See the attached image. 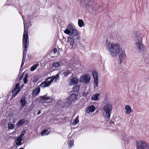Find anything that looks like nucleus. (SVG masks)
I'll return each instance as SVG.
<instances>
[{
  "label": "nucleus",
  "mask_w": 149,
  "mask_h": 149,
  "mask_svg": "<svg viewBox=\"0 0 149 149\" xmlns=\"http://www.w3.org/2000/svg\"><path fill=\"white\" fill-rule=\"evenodd\" d=\"M106 48L108 52L110 53L111 57L113 58L118 55L120 51L119 44L109 42L108 39L107 40L106 42Z\"/></svg>",
  "instance_id": "f257e3e1"
},
{
  "label": "nucleus",
  "mask_w": 149,
  "mask_h": 149,
  "mask_svg": "<svg viewBox=\"0 0 149 149\" xmlns=\"http://www.w3.org/2000/svg\"><path fill=\"white\" fill-rule=\"evenodd\" d=\"M134 47L135 49L139 53L144 54L146 51V47L143 42L142 35H137L135 38Z\"/></svg>",
  "instance_id": "f03ea898"
},
{
  "label": "nucleus",
  "mask_w": 149,
  "mask_h": 149,
  "mask_svg": "<svg viewBox=\"0 0 149 149\" xmlns=\"http://www.w3.org/2000/svg\"><path fill=\"white\" fill-rule=\"evenodd\" d=\"M27 31V30H26V29H24V32L23 36V46H24V50H23L22 60V62L19 73L18 75L19 76L20 72L21 71L22 67L24 65L25 62V60L26 58V51L27 50V48L28 47L29 45V38L28 37Z\"/></svg>",
  "instance_id": "7ed1b4c3"
},
{
  "label": "nucleus",
  "mask_w": 149,
  "mask_h": 149,
  "mask_svg": "<svg viewBox=\"0 0 149 149\" xmlns=\"http://www.w3.org/2000/svg\"><path fill=\"white\" fill-rule=\"evenodd\" d=\"M102 109L103 110V116L107 121H108L110 119L113 109L112 103L109 102H107Z\"/></svg>",
  "instance_id": "20e7f679"
},
{
  "label": "nucleus",
  "mask_w": 149,
  "mask_h": 149,
  "mask_svg": "<svg viewBox=\"0 0 149 149\" xmlns=\"http://www.w3.org/2000/svg\"><path fill=\"white\" fill-rule=\"evenodd\" d=\"M96 4L95 0H88V3L85 6L87 10L89 12H93L94 10V6Z\"/></svg>",
  "instance_id": "39448f33"
},
{
  "label": "nucleus",
  "mask_w": 149,
  "mask_h": 149,
  "mask_svg": "<svg viewBox=\"0 0 149 149\" xmlns=\"http://www.w3.org/2000/svg\"><path fill=\"white\" fill-rule=\"evenodd\" d=\"M92 75L94 79L93 83L94 89L95 90H97L98 81V74L95 70H94L92 72Z\"/></svg>",
  "instance_id": "423d86ee"
},
{
  "label": "nucleus",
  "mask_w": 149,
  "mask_h": 149,
  "mask_svg": "<svg viewBox=\"0 0 149 149\" xmlns=\"http://www.w3.org/2000/svg\"><path fill=\"white\" fill-rule=\"evenodd\" d=\"M136 149H147L148 145L146 143L142 141H136Z\"/></svg>",
  "instance_id": "0eeeda50"
},
{
  "label": "nucleus",
  "mask_w": 149,
  "mask_h": 149,
  "mask_svg": "<svg viewBox=\"0 0 149 149\" xmlns=\"http://www.w3.org/2000/svg\"><path fill=\"white\" fill-rule=\"evenodd\" d=\"M90 79V76L89 75L84 74L81 76L79 81L80 82H84L87 84L89 82Z\"/></svg>",
  "instance_id": "6e6552de"
},
{
  "label": "nucleus",
  "mask_w": 149,
  "mask_h": 149,
  "mask_svg": "<svg viewBox=\"0 0 149 149\" xmlns=\"http://www.w3.org/2000/svg\"><path fill=\"white\" fill-rule=\"evenodd\" d=\"M69 35L73 37L76 36L77 39L78 40H79L80 37V33L74 28L72 31L71 33H70Z\"/></svg>",
  "instance_id": "1a4fd4ad"
},
{
  "label": "nucleus",
  "mask_w": 149,
  "mask_h": 149,
  "mask_svg": "<svg viewBox=\"0 0 149 149\" xmlns=\"http://www.w3.org/2000/svg\"><path fill=\"white\" fill-rule=\"evenodd\" d=\"M126 56L125 51L122 49H120V54L119 56V59L120 61H119V63L120 64L122 63L123 61L124 60Z\"/></svg>",
  "instance_id": "9d476101"
},
{
  "label": "nucleus",
  "mask_w": 149,
  "mask_h": 149,
  "mask_svg": "<svg viewBox=\"0 0 149 149\" xmlns=\"http://www.w3.org/2000/svg\"><path fill=\"white\" fill-rule=\"evenodd\" d=\"M19 13L20 15L22 16V19L23 20L24 24V29H26V30L27 29V32L28 37V27H29L31 26V22L30 20H29V21L28 20V22L27 23L26 22V26H27V27H26L25 26V22H24V19L23 17V16L22 15V13H20L19 11ZM24 32L23 34H24Z\"/></svg>",
  "instance_id": "9b49d317"
},
{
  "label": "nucleus",
  "mask_w": 149,
  "mask_h": 149,
  "mask_svg": "<svg viewBox=\"0 0 149 149\" xmlns=\"http://www.w3.org/2000/svg\"><path fill=\"white\" fill-rule=\"evenodd\" d=\"M40 87H37L36 89L33 90L32 93V97L34 98L40 92Z\"/></svg>",
  "instance_id": "f8f14e48"
},
{
  "label": "nucleus",
  "mask_w": 149,
  "mask_h": 149,
  "mask_svg": "<svg viewBox=\"0 0 149 149\" xmlns=\"http://www.w3.org/2000/svg\"><path fill=\"white\" fill-rule=\"evenodd\" d=\"M77 95L73 93L71 94L68 97V103L69 104H71V102L72 101H74L77 99Z\"/></svg>",
  "instance_id": "ddd939ff"
},
{
  "label": "nucleus",
  "mask_w": 149,
  "mask_h": 149,
  "mask_svg": "<svg viewBox=\"0 0 149 149\" xmlns=\"http://www.w3.org/2000/svg\"><path fill=\"white\" fill-rule=\"evenodd\" d=\"M74 28L70 24L67 26L66 29L64 31V33L67 34L69 35L71 33V32Z\"/></svg>",
  "instance_id": "4468645a"
},
{
  "label": "nucleus",
  "mask_w": 149,
  "mask_h": 149,
  "mask_svg": "<svg viewBox=\"0 0 149 149\" xmlns=\"http://www.w3.org/2000/svg\"><path fill=\"white\" fill-rule=\"evenodd\" d=\"M79 79L77 77H74L72 78L70 80V84L71 85H76L77 84L78 81Z\"/></svg>",
  "instance_id": "2eb2a0df"
},
{
  "label": "nucleus",
  "mask_w": 149,
  "mask_h": 149,
  "mask_svg": "<svg viewBox=\"0 0 149 149\" xmlns=\"http://www.w3.org/2000/svg\"><path fill=\"white\" fill-rule=\"evenodd\" d=\"M95 110V107L93 105H91L89 107H87L86 109V112L88 113H89L90 112H93Z\"/></svg>",
  "instance_id": "dca6fc26"
},
{
  "label": "nucleus",
  "mask_w": 149,
  "mask_h": 149,
  "mask_svg": "<svg viewBox=\"0 0 149 149\" xmlns=\"http://www.w3.org/2000/svg\"><path fill=\"white\" fill-rule=\"evenodd\" d=\"M68 42L70 44V45L72 47H73V45L74 43V38L71 37H68Z\"/></svg>",
  "instance_id": "f3484780"
},
{
  "label": "nucleus",
  "mask_w": 149,
  "mask_h": 149,
  "mask_svg": "<svg viewBox=\"0 0 149 149\" xmlns=\"http://www.w3.org/2000/svg\"><path fill=\"white\" fill-rule=\"evenodd\" d=\"M125 113L127 114H129L132 112V109H131L130 106L128 105L125 106Z\"/></svg>",
  "instance_id": "a211bd4d"
},
{
  "label": "nucleus",
  "mask_w": 149,
  "mask_h": 149,
  "mask_svg": "<svg viewBox=\"0 0 149 149\" xmlns=\"http://www.w3.org/2000/svg\"><path fill=\"white\" fill-rule=\"evenodd\" d=\"M23 140V139L22 138L17 137L15 140L16 145L17 146L21 145L22 144V141Z\"/></svg>",
  "instance_id": "6ab92c4d"
},
{
  "label": "nucleus",
  "mask_w": 149,
  "mask_h": 149,
  "mask_svg": "<svg viewBox=\"0 0 149 149\" xmlns=\"http://www.w3.org/2000/svg\"><path fill=\"white\" fill-rule=\"evenodd\" d=\"M19 102L22 107H24L25 106V104L26 102V97L24 96L22 97L21 98L19 101Z\"/></svg>",
  "instance_id": "aec40b11"
},
{
  "label": "nucleus",
  "mask_w": 149,
  "mask_h": 149,
  "mask_svg": "<svg viewBox=\"0 0 149 149\" xmlns=\"http://www.w3.org/2000/svg\"><path fill=\"white\" fill-rule=\"evenodd\" d=\"M46 95H44L43 96L40 97V99L39 100V102L41 103L42 104L45 103H46Z\"/></svg>",
  "instance_id": "412c9836"
},
{
  "label": "nucleus",
  "mask_w": 149,
  "mask_h": 149,
  "mask_svg": "<svg viewBox=\"0 0 149 149\" xmlns=\"http://www.w3.org/2000/svg\"><path fill=\"white\" fill-rule=\"evenodd\" d=\"M45 81L49 86L53 81L54 79H52L51 77H48L45 80Z\"/></svg>",
  "instance_id": "4be33fe9"
},
{
  "label": "nucleus",
  "mask_w": 149,
  "mask_h": 149,
  "mask_svg": "<svg viewBox=\"0 0 149 149\" xmlns=\"http://www.w3.org/2000/svg\"><path fill=\"white\" fill-rule=\"evenodd\" d=\"M100 95V94L98 93H96L95 94H93L91 97V100H97L99 99V97Z\"/></svg>",
  "instance_id": "5701e85b"
},
{
  "label": "nucleus",
  "mask_w": 149,
  "mask_h": 149,
  "mask_svg": "<svg viewBox=\"0 0 149 149\" xmlns=\"http://www.w3.org/2000/svg\"><path fill=\"white\" fill-rule=\"evenodd\" d=\"M49 85L46 82V81L42 82L40 85L39 87H40L42 88H45L46 87H48Z\"/></svg>",
  "instance_id": "b1692460"
},
{
  "label": "nucleus",
  "mask_w": 149,
  "mask_h": 149,
  "mask_svg": "<svg viewBox=\"0 0 149 149\" xmlns=\"http://www.w3.org/2000/svg\"><path fill=\"white\" fill-rule=\"evenodd\" d=\"M97 6L99 7V8L97 10L96 12L97 11L98 12L100 11V12L102 11L106 8V7L105 6H104L102 4L101 5H98Z\"/></svg>",
  "instance_id": "393cba45"
},
{
  "label": "nucleus",
  "mask_w": 149,
  "mask_h": 149,
  "mask_svg": "<svg viewBox=\"0 0 149 149\" xmlns=\"http://www.w3.org/2000/svg\"><path fill=\"white\" fill-rule=\"evenodd\" d=\"M19 83H17L15 85V87L12 90V93H15V92H16V90L17 89H18V88L19 89ZM20 89V88H19Z\"/></svg>",
  "instance_id": "a878e982"
},
{
  "label": "nucleus",
  "mask_w": 149,
  "mask_h": 149,
  "mask_svg": "<svg viewBox=\"0 0 149 149\" xmlns=\"http://www.w3.org/2000/svg\"><path fill=\"white\" fill-rule=\"evenodd\" d=\"M60 65V63L59 62H54L53 63L52 67L53 68H56L59 67Z\"/></svg>",
  "instance_id": "bb28decb"
},
{
  "label": "nucleus",
  "mask_w": 149,
  "mask_h": 149,
  "mask_svg": "<svg viewBox=\"0 0 149 149\" xmlns=\"http://www.w3.org/2000/svg\"><path fill=\"white\" fill-rule=\"evenodd\" d=\"M73 91H72L70 92V93L73 92H77L79 91V86L78 85L74 86L73 88Z\"/></svg>",
  "instance_id": "cd10ccee"
},
{
  "label": "nucleus",
  "mask_w": 149,
  "mask_h": 149,
  "mask_svg": "<svg viewBox=\"0 0 149 149\" xmlns=\"http://www.w3.org/2000/svg\"><path fill=\"white\" fill-rule=\"evenodd\" d=\"M78 24L79 26L81 27L84 26V23L82 20L79 19L78 21Z\"/></svg>",
  "instance_id": "c85d7f7f"
},
{
  "label": "nucleus",
  "mask_w": 149,
  "mask_h": 149,
  "mask_svg": "<svg viewBox=\"0 0 149 149\" xmlns=\"http://www.w3.org/2000/svg\"><path fill=\"white\" fill-rule=\"evenodd\" d=\"M47 130L44 129V130L42 132L41 134V135L42 136H43L44 135H48L49 134V132Z\"/></svg>",
  "instance_id": "c756f323"
},
{
  "label": "nucleus",
  "mask_w": 149,
  "mask_h": 149,
  "mask_svg": "<svg viewBox=\"0 0 149 149\" xmlns=\"http://www.w3.org/2000/svg\"><path fill=\"white\" fill-rule=\"evenodd\" d=\"M60 74V73H58L57 74H56V75H55L54 76H52L51 77L52 79H54V80L55 82H56L57 81V80L59 79V75Z\"/></svg>",
  "instance_id": "7c9ffc66"
},
{
  "label": "nucleus",
  "mask_w": 149,
  "mask_h": 149,
  "mask_svg": "<svg viewBox=\"0 0 149 149\" xmlns=\"http://www.w3.org/2000/svg\"><path fill=\"white\" fill-rule=\"evenodd\" d=\"M39 64L38 63L36 64L33 65L30 68V70L31 71H33L35 70L37 68V67L38 66Z\"/></svg>",
  "instance_id": "2f4dec72"
},
{
  "label": "nucleus",
  "mask_w": 149,
  "mask_h": 149,
  "mask_svg": "<svg viewBox=\"0 0 149 149\" xmlns=\"http://www.w3.org/2000/svg\"><path fill=\"white\" fill-rule=\"evenodd\" d=\"M46 95V100L47 103H51L52 100V98L49 96H47Z\"/></svg>",
  "instance_id": "473e14b6"
},
{
  "label": "nucleus",
  "mask_w": 149,
  "mask_h": 149,
  "mask_svg": "<svg viewBox=\"0 0 149 149\" xmlns=\"http://www.w3.org/2000/svg\"><path fill=\"white\" fill-rule=\"evenodd\" d=\"M25 120L24 119H22L20 120H19L18 122V126H19L20 125H23V124L25 123Z\"/></svg>",
  "instance_id": "72a5a7b5"
},
{
  "label": "nucleus",
  "mask_w": 149,
  "mask_h": 149,
  "mask_svg": "<svg viewBox=\"0 0 149 149\" xmlns=\"http://www.w3.org/2000/svg\"><path fill=\"white\" fill-rule=\"evenodd\" d=\"M74 141L73 140H70L68 141V146L69 148H71L74 146Z\"/></svg>",
  "instance_id": "f704fd0d"
},
{
  "label": "nucleus",
  "mask_w": 149,
  "mask_h": 149,
  "mask_svg": "<svg viewBox=\"0 0 149 149\" xmlns=\"http://www.w3.org/2000/svg\"><path fill=\"white\" fill-rule=\"evenodd\" d=\"M71 73V71L70 70H67L66 72H63V74L64 76L66 77H67L68 75Z\"/></svg>",
  "instance_id": "c9c22d12"
},
{
  "label": "nucleus",
  "mask_w": 149,
  "mask_h": 149,
  "mask_svg": "<svg viewBox=\"0 0 149 149\" xmlns=\"http://www.w3.org/2000/svg\"><path fill=\"white\" fill-rule=\"evenodd\" d=\"M77 118V117H76V118L73 120V122L72 124V125H75L79 123V120H78V119Z\"/></svg>",
  "instance_id": "e433bc0d"
},
{
  "label": "nucleus",
  "mask_w": 149,
  "mask_h": 149,
  "mask_svg": "<svg viewBox=\"0 0 149 149\" xmlns=\"http://www.w3.org/2000/svg\"><path fill=\"white\" fill-rule=\"evenodd\" d=\"M29 74H25L24 79V84H26L27 82L28 79L27 78L28 77Z\"/></svg>",
  "instance_id": "4c0bfd02"
},
{
  "label": "nucleus",
  "mask_w": 149,
  "mask_h": 149,
  "mask_svg": "<svg viewBox=\"0 0 149 149\" xmlns=\"http://www.w3.org/2000/svg\"><path fill=\"white\" fill-rule=\"evenodd\" d=\"M8 127L10 129H14V127H15V125L14 124H12L11 123H9L8 124Z\"/></svg>",
  "instance_id": "58836bf2"
},
{
  "label": "nucleus",
  "mask_w": 149,
  "mask_h": 149,
  "mask_svg": "<svg viewBox=\"0 0 149 149\" xmlns=\"http://www.w3.org/2000/svg\"><path fill=\"white\" fill-rule=\"evenodd\" d=\"M26 132L25 130H24L21 132V134H20L19 136L18 137L21 138H22V137L24 135Z\"/></svg>",
  "instance_id": "ea45409f"
},
{
  "label": "nucleus",
  "mask_w": 149,
  "mask_h": 149,
  "mask_svg": "<svg viewBox=\"0 0 149 149\" xmlns=\"http://www.w3.org/2000/svg\"><path fill=\"white\" fill-rule=\"evenodd\" d=\"M38 78L37 76H35L34 77L33 82L34 83H36L38 80Z\"/></svg>",
  "instance_id": "a19ab883"
},
{
  "label": "nucleus",
  "mask_w": 149,
  "mask_h": 149,
  "mask_svg": "<svg viewBox=\"0 0 149 149\" xmlns=\"http://www.w3.org/2000/svg\"><path fill=\"white\" fill-rule=\"evenodd\" d=\"M20 89L19 88V89L18 90L16 91L15 92V93H14V94L12 95V97L13 98L16 95L19 93V92L20 91Z\"/></svg>",
  "instance_id": "79ce46f5"
},
{
  "label": "nucleus",
  "mask_w": 149,
  "mask_h": 149,
  "mask_svg": "<svg viewBox=\"0 0 149 149\" xmlns=\"http://www.w3.org/2000/svg\"><path fill=\"white\" fill-rule=\"evenodd\" d=\"M79 48L81 49H83L84 47V46H83V44L81 43L79 44Z\"/></svg>",
  "instance_id": "37998d69"
},
{
  "label": "nucleus",
  "mask_w": 149,
  "mask_h": 149,
  "mask_svg": "<svg viewBox=\"0 0 149 149\" xmlns=\"http://www.w3.org/2000/svg\"><path fill=\"white\" fill-rule=\"evenodd\" d=\"M52 51L54 54H55L57 52V49L56 48H54L52 50Z\"/></svg>",
  "instance_id": "c03bdc74"
},
{
  "label": "nucleus",
  "mask_w": 149,
  "mask_h": 149,
  "mask_svg": "<svg viewBox=\"0 0 149 149\" xmlns=\"http://www.w3.org/2000/svg\"><path fill=\"white\" fill-rule=\"evenodd\" d=\"M23 78V74L21 75V76L19 77V80L20 81Z\"/></svg>",
  "instance_id": "a18cd8bd"
},
{
  "label": "nucleus",
  "mask_w": 149,
  "mask_h": 149,
  "mask_svg": "<svg viewBox=\"0 0 149 149\" xmlns=\"http://www.w3.org/2000/svg\"><path fill=\"white\" fill-rule=\"evenodd\" d=\"M83 94H84V96H86L87 95V94L85 92H84L83 93Z\"/></svg>",
  "instance_id": "49530a36"
},
{
  "label": "nucleus",
  "mask_w": 149,
  "mask_h": 149,
  "mask_svg": "<svg viewBox=\"0 0 149 149\" xmlns=\"http://www.w3.org/2000/svg\"><path fill=\"white\" fill-rule=\"evenodd\" d=\"M41 112V111L40 110L37 113V115H38L40 114V113Z\"/></svg>",
  "instance_id": "de8ad7c7"
},
{
  "label": "nucleus",
  "mask_w": 149,
  "mask_h": 149,
  "mask_svg": "<svg viewBox=\"0 0 149 149\" xmlns=\"http://www.w3.org/2000/svg\"><path fill=\"white\" fill-rule=\"evenodd\" d=\"M113 122H114L113 121H112V120L110 121V124H113Z\"/></svg>",
  "instance_id": "09e8293b"
},
{
  "label": "nucleus",
  "mask_w": 149,
  "mask_h": 149,
  "mask_svg": "<svg viewBox=\"0 0 149 149\" xmlns=\"http://www.w3.org/2000/svg\"><path fill=\"white\" fill-rule=\"evenodd\" d=\"M10 5L12 7H15L16 8V7H15V6H14V5H13V4H11Z\"/></svg>",
  "instance_id": "8fccbe9b"
},
{
  "label": "nucleus",
  "mask_w": 149,
  "mask_h": 149,
  "mask_svg": "<svg viewBox=\"0 0 149 149\" xmlns=\"http://www.w3.org/2000/svg\"><path fill=\"white\" fill-rule=\"evenodd\" d=\"M16 9L17 10H19V8H16Z\"/></svg>",
  "instance_id": "3c124183"
},
{
  "label": "nucleus",
  "mask_w": 149,
  "mask_h": 149,
  "mask_svg": "<svg viewBox=\"0 0 149 149\" xmlns=\"http://www.w3.org/2000/svg\"><path fill=\"white\" fill-rule=\"evenodd\" d=\"M19 149H23V148H20Z\"/></svg>",
  "instance_id": "603ef678"
},
{
  "label": "nucleus",
  "mask_w": 149,
  "mask_h": 149,
  "mask_svg": "<svg viewBox=\"0 0 149 149\" xmlns=\"http://www.w3.org/2000/svg\"><path fill=\"white\" fill-rule=\"evenodd\" d=\"M123 139L124 140H125V139H125L124 138H123Z\"/></svg>",
  "instance_id": "864d4df0"
}]
</instances>
